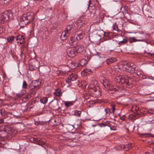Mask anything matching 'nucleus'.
I'll return each instance as SVG.
<instances>
[{
	"label": "nucleus",
	"instance_id": "nucleus-56",
	"mask_svg": "<svg viewBox=\"0 0 154 154\" xmlns=\"http://www.w3.org/2000/svg\"><path fill=\"white\" fill-rule=\"evenodd\" d=\"M17 96L19 97H21L22 96V95L20 94H17Z\"/></svg>",
	"mask_w": 154,
	"mask_h": 154
},
{
	"label": "nucleus",
	"instance_id": "nucleus-17",
	"mask_svg": "<svg viewBox=\"0 0 154 154\" xmlns=\"http://www.w3.org/2000/svg\"><path fill=\"white\" fill-rule=\"evenodd\" d=\"M117 61L116 58L114 57H111L106 60V63L109 65Z\"/></svg>",
	"mask_w": 154,
	"mask_h": 154
},
{
	"label": "nucleus",
	"instance_id": "nucleus-28",
	"mask_svg": "<svg viewBox=\"0 0 154 154\" xmlns=\"http://www.w3.org/2000/svg\"><path fill=\"white\" fill-rule=\"evenodd\" d=\"M74 102L72 101H66L64 102V104L66 107L70 106L73 104Z\"/></svg>",
	"mask_w": 154,
	"mask_h": 154
},
{
	"label": "nucleus",
	"instance_id": "nucleus-4",
	"mask_svg": "<svg viewBox=\"0 0 154 154\" xmlns=\"http://www.w3.org/2000/svg\"><path fill=\"white\" fill-rule=\"evenodd\" d=\"M1 15L5 21L6 22L12 18L13 14L10 11H6Z\"/></svg>",
	"mask_w": 154,
	"mask_h": 154
},
{
	"label": "nucleus",
	"instance_id": "nucleus-36",
	"mask_svg": "<svg viewBox=\"0 0 154 154\" xmlns=\"http://www.w3.org/2000/svg\"><path fill=\"white\" fill-rule=\"evenodd\" d=\"M40 101L41 103L45 104L48 101V98L46 97H44L40 99Z\"/></svg>",
	"mask_w": 154,
	"mask_h": 154
},
{
	"label": "nucleus",
	"instance_id": "nucleus-31",
	"mask_svg": "<svg viewBox=\"0 0 154 154\" xmlns=\"http://www.w3.org/2000/svg\"><path fill=\"white\" fill-rule=\"evenodd\" d=\"M81 114V111L76 110L74 111L73 115L79 117L80 116Z\"/></svg>",
	"mask_w": 154,
	"mask_h": 154
},
{
	"label": "nucleus",
	"instance_id": "nucleus-12",
	"mask_svg": "<svg viewBox=\"0 0 154 154\" xmlns=\"http://www.w3.org/2000/svg\"><path fill=\"white\" fill-rule=\"evenodd\" d=\"M134 146L133 144L128 143L125 145H122L121 146V148L122 149H123L125 151H127Z\"/></svg>",
	"mask_w": 154,
	"mask_h": 154
},
{
	"label": "nucleus",
	"instance_id": "nucleus-43",
	"mask_svg": "<svg viewBox=\"0 0 154 154\" xmlns=\"http://www.w3.org/2000/svg\"><path fill=\"white\" fill-rule=\"evenodd\" d=\"M105 112H106V115L107 114L111 113V109H109L108 108H106L105 109Z\"/></svg>",
	"mask_w": 154,
	"mask_h": 154
},
{
	"label": "nucleus",
	"instance_id": "nucleus-19",
	"mask_svg": "<svg viewBox=\"0 0 154 154\" xmlns=\"http://www.w3.org/2000/svg\"><path fill=\"white\" fill-rule=\"evenodd\" d=\"M85 17H82L78 20V22L80 23L81 25L83 24H85L88 21V19H86Z\"/></svg>",
	"mask_w": 154,
	"mask_h": 154
},
{
	"label": "nucleus",
	"instance_id": "nucleus-39",
	"mask_svg": "<svg viewBox=\"0 0 154 154\" xmlns=\"http://www.w3.org/2000/svg\"><path fill=\"white\" fill-rule=\"evenodd\" d=\"M143 136H145L147 137H154V135H153L151 134H146L143 133L141 134Z\"/></svg>",
	"mask_w": 154,
	"mask_h": 154
},
{
	"label": "nucleus",
	"instance_id": "nucleus-33",
	"mask_svg": "<svg viewBox=\"0 0 154 154\" xmlns=\"http://www.w3.org/2000/svg\"><path fill=\"white\" fill-rule=\"evenodd\" d=\"M111 130L116 131L117 129L116 126L115 124H110L109 127Z\"/></svg>",
	"mask_w": 154,
	"mask_h": 154
},
{
	"label": "nucleus",
	"instance_id": "nucleus-9",
	"mask_svg": "<svg viewBox=\"0 0 154 154\" xmlns=\"http://www.w3.org/2000/svg\"><path fill=\"white\" fill-rule=\"evenodd\" d=\"M77 79V75L74 74L70 75L68 78L66 79V82L67 83H69L71 82L75 81Z\"/></svg>",
	"mask_w": 154,
	"mask_h": 154
},
{
	"label": "nucleus",
	"instance_id": "nucleus-16",
	"mask_svg": "<svg viewBox=\"0 0 154 154\" xmlns=\"http://www.w3.org/2000/svg\"><path fill=\"white\" fill-rule=\"evenodd\" d=\"M130 64L127 63L126 64H122L120 66V68L123 70L127 72Z\"/></svg>",
	"mask_w": 154,
	"mask_h": 154
},
{
	"label": "nucleus",
	"instance_id": "nucleus-49",
	"mask_svg": "<svg viewBox=\"0 0 154 154\" xmlns=\"http://www.w3.org/2000/svg\"><path fill=\"white\" fill-rule=\"evenodd\" d=\"M0 4L1 5H4L6 4L5 0H0Z\"/></svg>",
	"mask_w": 154,
	"mask_h": 154
},
{
	"label": "nucleus",
	"instance_id": "nucleus-22",
	"mask_svg": "<svg viewBox=\"0 0 154 154\" xmlns=\"http://www.w3.org/2000/svg\"><path fill=\"white\" fill-rule=\"evenodd\" d=\"M144 41V40L143 38L138 40L137 39L134 37H131L128 38V41L130 43L137 41Z\"/></svg>",
	"mask_w": 154,
	"mask_h": 154
},
{
	"label": "nucleus",
	"instance_id": "nucleus-35",
	"mask_svg": "<svg viewBox=\"0 0 154 154\" xmlns=\"http://www.w3.org/2000/svg\"><path fill=\"white\" fill-rule=\"evenodd\" d=\"M128 42V40L127 38H125L123 39L122 41H119V42L118 44L119 45V46H120V45L124 44Z\"/></svg>",
	"mask_w": 154,
	"mask_h": 154
},
{
	"label": "nucleus",
	"instance_id": "nucleus-52",
	"mask_svg": "<svg viewBox=\"0 0 154 154\" xmlns=\"http://www.w3.org/2000/svg\"><path fill=\"white\" fill-rule=\"evenodd\" d=\"M134 72L135 73H136V74L138 76H140V72H138V71H137V72H136V71Z\"/></svg>",
	"mask_w": 154,
	"mask_h": 154
},
{
	"label": "nucleus",
	"instance_id": "nucleus-29",
	"mask_svg": "<svg viewBox=\"0 0 154 154\" xmlns=\"http://www.w3.org/2000/svg\"><path fill=\"white\" fill-rule=\"evenodd\" d=\"M87 63V61L85 59H82L80 60L79 64L81 66H84Z\"/></svg>",
	"mask_w": 154,
	"mask_h": 154
},
{
	"label": "nucleus",
	"instance_id": "nucleus-44",
	"mask_svg": "<svg viewBox=\"0 0 154 154\" xmlns=\"http://www.w3.org/2000/svg\"><path fill=\"white\" fill-rule=\"evenodd\" d=\"M27 84L25 81H24L23 84V88L24 89H26L27 88Z\"/></svg>",
	"mask_w": 154,
	"mask_h": 154
},
{
	"label": "nucleus",
	"instance_id": "nucleus-40",
	"mask_svg": "<svg viewBox=\"0 0 154 154\" xmlns=\"http://www.w3.org/2000/svg\"><path fill=\"white\" fill-rule=\"evenodd\" d=\"M17 40H24L25 39V38L24 37L23 35H19L17 36Z\"/></svg>",
	"mask_w": 154,
	"mask_h": 154
},
{
	"label": "nucleus",
	"instance_id": "nucleus-54",
	"mask_svg": "<svg viewBox=\"0 0 154 154\" xmlns=\"http://www.w3.org/2000/svg\"><path fill=\"white\" fill-rule=\"evenodd\" d=\"M120 119L122 120H124L125 119V116L124 115L120 117Z\"/></svg>",
	"mask_w": 154,
	"mask_h": 154
},
{
	"label": "nucleus",
	"instance_id": "nucleus-63",
	"mask_svg": "<svg viewBox=\"0 0 154 154\" xmlns=\"http://www.w3.org/2000/svg\"><path fill=\"white\" fill-rule=\"evenodd\" d=\"M15 131V132H16L15 133H15H16V132H17V131Z\"/></svg>",
	"mask_w": 154,
	"mask_h": 154
},
{
	"label": "nucleus",
	"instance_id": "nucleus-37",
	"mask_svg": "<svg viewBox=\"0 0 154 154\" xmlns=\"http://www.w3.org/2000/svg\"><path fill=\"white\" fill-rule=\"evenodd\" d=\"M30 98V95H26L23 99L22 100L24 102H26Z\"/></svg>",
	"mask_w": 154,
	"mask_h": 154
},
{
	"label": "nucleus",
	"instance_id": "nucleus-60",
	"mask_svg": "<svg viewBox=\"0 0 154 154\" xmlns=\"http://www.w3.org/2000/svg\"><path fill=\"white\" fill-rule=\"evenodd\" d=\"M42 0H34V1H35V2H37V1H42Z\"/></svg>",
	"mask_w": 154,
	"mask_h": 154
},
{
	"label": "nucleus",
	"instance_id": "nucleus-13",
	"mask_svg": "<svg viewBox=\"0 0 154 154\" xmlns=\"http://www.w3.org/2000/svg\"><path fill=\"white\" fill-rule=\"evenodd\" d=\"M7 127V126H5L4 130H0V137H5L8 135V130L6 129Z\"/></svg>",
	"mask_w": 154,
	"mask_h": 154
},
{
	"label": "nucleus",
	"instance_id": "nucleus-58",
	"mask_svg": "<svg viewBox=\"0 0 154 154\" xmlns=\"http://www.w3.org/2000/svg\"><path fill=\"white\" fill-rule=\"evenodd\" d=\"M64 15H65V17H64V18L65 19L67 18V15L65 14V13H64Z\"/></svg>",
	"mask_w": 154,
	"mask_h": 154
},
{
	"label": "nucleus",
	"instance_id": "nucleus-1",
	"mask_svg": "<svg viewBox=\"0 0 154 154\" xmlns=\"http://www.w3.org/2000/svg\"><path fill=\"white\" fill-rule=\"evenodd\" d=\"M115 81L118 83L123 84L128 88H130L133 86L131 83V79L127 75L117 76L115 79Z\"/></svg>",
	"mask_w": 154,
	"mask_h": 154
},
{
	"label": "nucleus",
	"instance_id": "nucleus-57",
	"mask_svg": "<svg viewBox=\"0 0 154 154\" xmlns=\"http://www.w3.org/2000/svg\"><path fill=\"white\" fill-rule=\"evenodd\" d=\"M149 55H150L152 57L153 55H154V53L151 54L150 53H147Z\"/></svg>",
	"mask_w": 154,
	"mask_h": 154
},
{
	"label": "nucleus",
	"instance_id": "nucleus-59",
	"mask_svg": "<svg viewBox=\"0 0 154 154\" xmlns=\"http://www.w3.org/2000/svg\"><path fill=\"white\" fill-rule=\"evenodd\" d=\"M143 79H146V77H145V76H144L142 77Z\"/></svg>",
	"mask_w": 154,
	"mask_h": 154
},
{
	"label": "nucleus",
	"instance_id": "nucleus-50",
	"mask_svg": "<svg viewBox=\"0 0 154 154\" xmlns=\"http://www.w3.org/2000/svg\"><path fill=\"white\" fill-rule=\"evenodd\" d=\"M99 125L101 127H104V126H106L105 125V124L104 122L99 123Z\"/></svg>",
	"mask_w": 154,
	"mask_h": 154
},
{
	"label": "nucleus",
	"instance_id": "nucleus-21",
	"mask_svg": "<svg viewBox=\"0 0 154 154\" xmlns=\"http://www.w3.org/2000/svg\"><path fill=\"white\" fill-rule=\"evenodd\" d=\"M76 40L77 39L76 37L72 36L69 40V44L71 45H73L76 43Z\"/></svg>",
	"mask_w": 154,
	"mask_h": 154
},
{
	"label": "nucleus",
	"instance_id": "nucleus-11",
	"mask_svg": "<svg viewBox=\"0 0 154 154\" xmlns=\"http://www.w3.org/2000/svg\"><path fill=\"white\" fill-rule=\"evenodd\" d=\"M91 1L90 0L88 2V8L90 11V13L94 15L96 12V9L94 5H92L91 6Z\"/></svg>",
	"mask_w": 154,
	"mask_h": 154
},
{
	"label": "nucleus",
	"instance_id": "nucleus-41",
	"mask_svg": "<svg viewBox=\"0 0 154 154\" xmlns=\"http://www.w3.org/2000/svg\"><path fill=\"white\" fill-rule=\"evenodd\" d=\"M82 97L85 100H87L89 98L88 94L87 93H85L82 95Z\"/></svg>",
	"mask_w": 154,
	"mask_h": 154
},
{
	"label": "nucleus",
	"instance_id": "nucleus-27",
	"mask_svg": "<svg viewBox=\"0 0 154 154\" xmlns=\"http://www.w3.org/2000/svg\"><path fill=\"white\" fill-rule=\"evenodd\" d=\"M84 33L83 32H82L77 35L76 37L77 40H79L82 39L84 36Z\"/></svg>",
	"mask_w": 154,
	"mask_h": 154
},
{
	"label": "nucleus",
	"instance_id": "nucleus-2",
	"mask_svg": "<svg viewBox=\"0 0 154 154\" xmlns=\"http://www.w3.org/2000/svg\"><path fill=\"white\" fill-rule=\"evenodd\" d=\"M34 18L35 15L32 12H28L26 14H23L22 17L23 21L27 20V23L33 20Z\"/></svg>",
	"mask_w": 154,
	"mask_h": 154
},
{
	"label": "nucleus",
	"instance_id": "nucleus-32",
	"mask_svg": "<svg viewBox=\"0 0 154 154\" xmlns=\"http://www.w3.org/2000/svg\"><path fill=\"white\" fill-rule=\"evenodd\" d=\"M93 94L95 97H98L101 95V93L99 90L94 91Z\"/></svg>",
	"mask_w": 154,
	"mask_h": 154
},
{
	"label": "nucleus",
	"instance_id": "nucleus-25",
	"mask_svg": "<svg viewBox=\"0 0 154 154\" xmlns=\"http://www.w3.org/2000/svg\"><path fill=\"white\" fill-rule=\"evenodd\" d=\"M54 94L55 96L56 97L60 96L62 94L61 90L59 89H57L56 90L54 93Z\"/></svg>",
	"mask_w": 154,
	"mask_h": 154
},
{
	"label": "nucleus",
	"instance_id": "nucleus-26",
	"mask_svg": "<svg viewBox=\"0 0 154 154\" xmlns=\"http://www.w3.org/2000/svg\"><path fill=\"white\" fill-rule=\"evenodd\" d=\"M7 112L4 109L0 110V113L2 116H3L5 118H6V115Z\"/></svg>",
	"mask_w": 154,
	"mask_h": 154
},
{
	"label": "nucleus",
	"instance_id": "nucleus-42",
	"mask_svg": "<svg viewBox=\"0 0 154 154\" xmlns=\"http://www.w3.org/2000/svg\"><path fill=\"white\" fill-rule=\"evenodd\" d=\"M14 38V37L13 36H9L8 37L7 40L8 42H11L13 41Z\"/></svg>",
	"mask_w": 154,
	"mask_h": 154
},
{
	"label": "nucleus",
	"instance_id": "nucleus-34",
	"mask_svg": "<svg viewBox=\"0 0 154 154\" xmlns=\"http://www.w3.org/2000/svg\"><path fill=\"white\" fill-rule=\"evenodd\" d=\"M13 113V116H14L17 118H19L21 116L20 113H17V111H14Z\"/></svg>",
	"mask_w": 154,
	"mask_h": 154
},
{
	"label": "nucleus",
	"instance_id": "nucleus-14",
	"mask_svg": "<svg viewBox=\"0 0 154 154\" xmlns=\"http://www.w3.org/2000/svg\"><path fill=\"white\" fill-rule=\"evenodd\" d=\"M74 48L77 54L83 52L84 49V47L82 45H77Z\"/></svg>",
	"mask_w": 154,
	"mask_h": 154
},
{
	"label": "nucleus",
	"instance_id": "nucleus-6",
	"mask_svg": "<svg viewBox=\"0 0 154 154\" xmlns=\"http://www.w3.org/2000/svg\"><path fill=\"white\" fill-rule=\"evenodd\" d=\"M108 92L110 93H114L115 92H122V91L120 88L112 85L108 88Z\"/></svg>",
	"mask_w": 154,
	"mask_h": 154
},
{
	"label": "nucleus",
	"instance_id": "nucleus-7",
	"mask_svg": "<svg viewBox=\"0 0 154 154\" xmlns=\"http://www.w3.org/2000/svg\"><path fill=\"white\" fill-rule=\"evenodd\" d=\"M67 53L68 56L70 57H73L77 54L74 47L68 48Z\"/></svg>",
	"mask_w": 154,
	"mask_h": 154
},
{
	"label": "nucleus",
	"instance_id": "nucleus-55",
	"mask_svg": "<svg viewBox=\"0 0 154 154\" xmlns=\"http://www.w3.org/2000/svg\"><path fill=\"white\" fill-rule=\"evenodd\" d=\"M12 0H5V3H7L9 2H10Z\"/></svg>",
	"mask_w": 154,
	"mask_h": 154
},
{
	"label": "nucleus",
	"instance_id": "nucleus-15",
	"mask_svg": "<svg viewBox=\"0 0 154 154\" xmlns=\"http://www.w3.org/2000/svg\"><path fill=\"white\" fill-rule=\"evenodd\" d=\"M138 109V107H137V106L136 107L135 110L136 111V112H135L133 115H131L129 116V119L130 120H134L136 118V116L139 115V113L137 112V110Z\"/></svg>",
	"mask_w": 154,
	"mask_h": 154
},
{
	"label": "nucleus",
	"instance_id": "nucleus-51",
	"mask_svg": "<svg viewBox=\"0 0 154 154\" xmlns=\"http://www.w3.org/2000/svg\"><path fill=\"white\" fill-rule=\"evenodd\" d=\"M4 30V29L2 27H0V34L2 33Z\"/></svg>",
	"mask_w": 154,
	"mask_h": 154
},
{
	"label": "nucleus",
	"instance_id": "nucleus-53",
	"mask_svg": "<svg viewBox=\"0 0 154 154\" xmlns=\"http://www.w3.org/2000/svg\"><path fill=\"white\" fill-rule=\"evenodd\" d=\"M4 123V120L3 119H0V124H2Z\"/></svg>",
	"mask_w": 154,
	"mask_h": 154
},
{
	"label": "nucleus",
	"instance_id": "nucleus-10",
	"mask_svg": "<svg viewBox=\"0 0 154 154\" xmlns=\"http://www.w3.org/2000/svg\"><path fill=\"white\" fill-rule=\"evenodd\" d=\"M65 31L67 32V34H70L72 33L74 31V28L73 27V24H70L67 25L65 30Z\"/></svg>",
	"mask_w": 154,
	"mask_h": 154
},
{
	"label": "nucleus",
	"instance_id": "nucleus-38",
	"mask_svg": "<svg viewBox=\"0 0 154 154\" xmlns=\"http://www.w3.org/2000/svg\"><path fill=\"white\" fill-rule=\"evenodd\" d=\"M13 116V113L11 112H8L6 115V118H8L9 119L12 118V116Z\"/></svg>",
	"mask_w": 154,
	"mask_h": 154
},
{
	"label": "nucleus",
	"instance_id": "nucleus-45",
	"mask_svg": "<svg viewBox=\"0 0 154 154\" xmlns=\"http://www.w3.org/2000/svg\"><path fill=\"white\" fill-rule=\"evenodd\" d=\"M5 22V20L2 17H1V15H0V24L3 23Z\"/></svg>",
	"mask_w": 154,
	"mask_h": 154
},
{
	"label": "nucleus",
	"instance_id": "nucleus-62",
	"mask_svg": "<svg viewBox=\"0 0 154 154\" xmlns=\"http://www.w3.org/2000/svg\"><path fill=\"white\" fill-rule=\"evenodd\" d=\"M63 140H66V139H63Z\"/></svg>",
	"mask_w": 154,
	"mask_h": 154
},
{
	"label": "nucleus",
	"instance_id": "nucleus-20",
	"mask_svg": "<svg viewBox=\"0 0 154 154\" xmlns=\"http://www.w3.org/2000/svg\"><path fill=\"white\" fill-rule=\"evenodd\" d=\"M102 82L105 87L107 89L109 88L111 85L110 82L107 80L103 79L102 80Z\"/></svg>",
	"mask_w": 154,
	"mask_h": 154
},
{
	"label": "nucleus",
	"instance_id": "nucleus-3",
	"mask_svg": "<svg viewBox=\"0 0 154 154\" xmlns=\"http://www.w3.org/2000/svg\"><path fill=\"white\" fill-rule=\"evenodd\" d=\"M38 66V62L37 60L32 59L30 60L29 64V68L30 70L31 71L35 70Z\"/></svg>",
	"mask_w": 154,
	"mask_h": 154
},
{
	"label": "nucleus",
	"instance_id": "nucleus-18",
	"mask_svg": "<svg viewBox=\"0 0 154 154\" xmlns=\"http://www.w3.org/2000/svg\"><path fill=\"white\" fill-rule=\"evenodd\" d=\"M135 68L136 67L134 65L133 63H131L127 72L131 74L134 73Z\"/></svg>",
	"mask_w": 154,
	"mask_h": 154
},
{
	"label": "nucleus",
	"instance_id": "nucleus-46",
	"mask_svg": "<svg viewBox=\"0 0 154 154\" xmlns=\"http://www.w3.org/2000/svg\"><path fill=\"white\" fill-rule=\"evenodd\" d=\"M104 122L106 126H108L109 127V125L111 124L110 122L108 121H106Z\"/></svg>",
	"mask_w": 154,
	"mask_h": 154
},
{
	"label": "nucleus",
	"instance_id": "nucleus-5",
	"mask_svg": "<svg viewBox=\"0 0 154 154\" xmlns=\"http://www.w3.org/2000/svg\"><path fill=\"white\" fill-rule=\"evenodd\" d=\"M41 84V83L37 80L33 81L30 83L29 86L30 90H33L36 89V90L38 89V87Z\"/></svg>",
	"mask_w": 154,
	"mask_h": 154
},
{
	"label": "nucleus",
	"instance_id": "nucleus-47",
	"mask_svg": "<svg viewBox=\"0 0 154 154\" xmlns=\"http://www.w3.org/2000/svg\"><path fill=\"white\" fill-rule=\"evenodd\" d=\"M68 128H70L72 130L73 129L75 128L74 126L69 125L68 126Z\"/></svg>",
	"mask_w": 154,
	"mask_h": 154
},
{
	"label": "nucleus",
	"instance_id": "nucleus-8",
	"mask_svg": "<svg viewBox=\"0 0 154 154\" xmlns=\"http://www.w3.org/2000/svg\"><path fill=\"white\" fill-rule=\"evenodd\" d=\"M31 140L33 143L41 146H42V145H46V144L45 142L42 141L39 138L33 137L31 138Z\"/></svg>",
	"mask_w": 154,
	"mask_h": 154
},
{
	"label": "nucleus",
	"instance_id": "nucleus-24",
	"mask_svg": "<svg viewBox=\"0 0 154 154\" xmlns=\"http://www.w3.org/2000/svg\"><path fill=\"white\" fill-rule=\"evenodd\" d=\"M92 70L91 69H84L82 72V73H84V75H87L88 74H91L92 73Z\"/></svg>",
	"mask_w": 154,
	"mask_h": 154
},
{
	"label": "nucleus",
	"instance_id": "nucleus-48",
	"mask_svg": "<svg viewBox=\"0 0 154 154\" xmlns=\"http://www.w3.org/2000/svg\"><path fill=\"white\" fill-rule=\"evenodd\" d=\"M32 90L30 92V93L31 94L34 95V94H36V91L37 90H34V89Z\"/></svg>",
	"mask_w": 154,
	"mask_h": 154
},
{
	"label": "nucleus",
	"instance_id": "nucleus-30",
	"mask_svg": "<svg viewBox=\"0 0 154 154\" xmlns=\"http://www.w3.org/2000/svg\"><path fill=\"white\" fill-rule=\"evenodd\" d=\"M110 106L112 109V113H114L115 109L116 104L114 102H112L110 104Z\"/></svg>",
	"mask_w": 154,
	"mask_h": 154
},
{
	"label": "nucleus",
	"instance_id": "nucleus-23",
	"mask_svg": "<svg viewBox=\"0 0 154 154\" xmlns=\"http://www.w3.org/2000/svg\"><path fill=\"white\" fill-rule=\"evenodd\" d=\"M69 35V34H67V32L64 31L62 32L61 35V37L62 40H64L66 39Z\"/></svg>",
	"mask_w": 154,
	"mask_h": 154
},
{
	"label": "nucleus",
	"instance_id": "nucleus-61",
	"mask_svg": "<svg viewBox=\"0 0 154 154\" xmlns=\"http://www.w3.org/2000/svg\"><path fill=\"white\" fill-rule=\"evenodd\" d=\"M22 52L21 51V54H22Z\"/></svg>",
	"mask_w": 154,
	"mask_h": 154
}]
</instances>
